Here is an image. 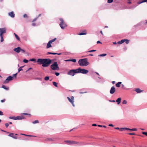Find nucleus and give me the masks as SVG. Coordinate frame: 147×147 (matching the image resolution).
I'll list each match as a JSON object with an SVG mask.
<instances>
[{"label": "nucleus", "instance_id": "f257e3e1", "mask_svg": "<svg viewBox=\"0 0 147 147\" xmlns=\"http://www.w3.org/2000/svg\"><path fill=\"white\" fill-rule=\"evenodd\" d=\"M36 62L38 64H42V67H46L51 64L52 61L49 59H38Z\"/></svg>", "mask_w": 147, "mask_h": 147}, {"label": "nucleus", "instance_id": "f03ea898", "mask_svg": "<svg viewBox=\"0 0 147 147\" xmlns=\"http://www.w3.org/2000/svg\"><path fill=\"white\" fill-rule=\"evenodd\" d=\"M78 63L81 66H86L89 64L86 59L80 60L78 61Z\"/></svg>", "mask_w": 147, "mask_h": 147}, {"label": "nucleus", "instance_id": "7ed1b4c3", "mask_svg": "<svg viewBox=\"0 0 147 147\" xmlns=\"http://www.w3.org/2000/svg\"><path fill=\"white\" fill-rule=\"evenodd\" d=\"M6 33V28H0V37L1 38V42H3L4 40L3 34Z\"/></svg>", "mask_w": 147, "mask_h": 147}, {"label": "nucleus", "instance_id": "20e7f679", "mask_svg": "<svg viewBox=\"0 0 147 147\" xmlns=\"http://www.w3.org/2000/svg\"><path fill=\"white\" fill-rule=\"evenodd\" d=\"M50 67L51 69L53 70H59V69L58 65L57 62H55Z\"/></svg>", "mask_w": 147, "mask_h": 147}, {"label": "nucleus", "instance_id": "39448f33", "mask_svg": "<svg viewBox=\"0 0 147 147\" xmlns=\"http://www.w3.org/2000/svg\"><path fill=\"white\" fill-rule=\"evenodd\" d=\"M78 73H81L83 74H86L88 72V70L83 69L79 68L77 69Z\"/></svg>", "mask_w": 147, "mask_h": 147}, {"label": "nucleus", "instance_id": "423d86ee", "mask_svg": "<svg viewBox=\"0 0 147 147\" xmlns=\"http://www.w3.org/2000/svg\"><path fill=\"white\" fill-rule=\"evenodd\" d=\"M61 22L59 24V25L62 29H64L67 26L66 24L64 22L63 19L62 18H60L59 19Z\"/></svg>", "mask_w": 147, "mask_h": 147}, {"label": "nucleus", "instance_id": "0eeeda50", "mask_svg": "<svg viewBox=\"0 0 147 147\" xmlns=\"http://www.w3.org/2000/svg\"><path fill=\"white\" fill-rule=\"evenodd\" d=\"M78 70L76 69H72L69 71L68 72V74L73 76L75 73H78Z\"/></svg>", "mask_w": 147, "mask_h": 147}, {"label": "nucleus", "instance_id": "6e6552de", "mask_svg": "<svg viewBox=\"0 0 147 147\" xmlns=\"http://www.w3.org/2000/svg\"><path fill=\"white\" fill-rule=\"evenodd\" d=\"M56 39V38H55L52 40H49L47 44V48L48 49L51 47L52 46L51 45V44L53 42L55 41Z\"/></svg>", "mask_w": 147, "mask_h": 147}, {"label": "nucleus", "instance_id": "1a4fd4ad", "mask_svg": "<svg viewBox=\"0 0 147 147\" xmlns=\"http://www.w3.org/2000/svg\"><path fill=\"white\" fill-rule=\"evenodd\" d=\"M13 76H8L7 79L4 81V84H7L9 82V81L12 80H13Z\"/></svg>", "mask_w": 147, "mask_h": 147}, {"label": "nucleus", "instance_id": "9d476101", "mask_svg": "<svg viewBox=\"0 0 147 147\" xmlns=\"http://www.w3.org/2000/svg\"><path fill=\"white\" fill-rule=\"evenodd\" d=\"M67 99H68V100H69V102L71 103L73 106L74 107L75 105L74 103V97L73 96H72L71 97V98H70L69 97H67Z\"/></svg>", "mask_w": 147, "mask_h": 147}, {"label": "nucleus", "instance_id": "9b49d317", "mask_svg": "<svg viewBox=\"0 0 147 147\" xmlns=\"http://www.w3.org/2000/svg\"><path fill=\"white\" fill-rule=\"evenodd\" d=\"M16 135H17L16 134H14L13 133H11L9 134L8 136L13 138L14 139H17L18 137L16 136Z\"/></svg>", "mask_w": 147, "mask_h": 147}, {"label": "nucleus", "instance_id": "f8f14e48", "mask_svg": "<svg viewBox=\"0 0 147 147\" xmlns=\"http://www.w3.org/2000/svg\"><path fill=\"white\" fill-rule=\"evenodd\" d=\"M8 16L12 18H14L15 16V14L13 11L9 12L8 13Z\"/></svg>", "mask_w": 147, "mask_h": 147}, {"label": "nucleus", "instance_id": "ddd939ff", "mask_svg": "<svg viewBox=\"0 0 147 147\" xmlns=\"http://www.w3.org/2000/svg\"><path fill=\"white\" fill-rule=\"evenodd\" d=\"M115 92V88L114 86H112L110 90V92L111 94H113Z\"/></svg>", "mask_w": 147, "mask_h": 147}, {"label": "nucleus", "instance_id": "4468645a", "mask_svg": "<svg viewBox=\"0 0 147 147\" xmlns=\"http://www.w3.org/2000/svg\"><path fill=\"white\" fill-rule=\"evenodd\" d=\"M21 48L20 47H18L17 48L13 49V51L17 53H19L20 51Z\"/></svg>", "mask_w": 147, "mask_h": 147}, {"label": "nucleus", "instance_id": "2eb2a0df", "mask_svg": "<svg viewBox=\"0 0 147 147\" xmlns=\"http://www.w3.org/2000/svg\"><path fill=\"white\" fill-rule=\"evenodd\" d=\"M25 118L24 116H18L16 117V120H22Z\"/></svg>", "mask_w": 147, "mask_h": 147}, {"label": "nucleus", "instance_id": "dca6fc26", "mask_svg": "<svg viewBox=\"0 0 147 147\" xmlns=\"http://www.w3.org/2000/svg\"><path fill=\"white\" fill-rule=\"evenodd\" d=\"M135 91L137 93H140L142 92L143 91L142 90H140V89L139 88H136L135 89Z\"/></svg>", "mask_w": 147, "mask_h": 147}, {"label": "nucleus", "instance_id": "f3484780", "mask_svg": "<svg viewBox=\"0 0 147 147\" xmlns=\"http://www.w3.org/2000/svg\"><path fill=\"white\" fill-rule=\"evenodd\" d=\"M87 34V33L85 31H84V32H80V33L79 34V35H86Z\"/></svg>", "mask_w": 147, "mask_h": 147}, {"label": "nucleus", "instance_id": "a211bd4d", "mask_svg": "<svg viewBox=\"0 0 147 147\" xmlns=\"http://www.w3.org/2000/svg\"><path fill=\"white\" fill-rule=\"evenodd\" d=\"M2 88H3L4 89L6 90H9V88L7 87H6L4 85H3L2 86Z\"/></svg>", "mask_w": 147, "mask_h": 147}, {"label": "nucleus", "instance_id": "6ab92c4d", "mask_svg": "<svg viewBox=\"0 0 147 147\" xmlns=\"http://www.w3.org/2000/svg\"><path fill=\"white\" fill-rule=\"evenodd\" d=\"M14 35L16 38L18 40H20V38L15 33H14Z\"/></svg>", "mask_w": 147, "mask_h": 147}, {"label": "nucleus", "instance_id": "aec40b11", "mask_svg": "<svg viewBox=\"0 0 147 147\" xmlns=\"http://www.w3.org/2000/svg\"><path fill=\"white\" fill-rule=\"evenodd\" d=\"M145 2H147V0H144L141 2H138V4H140L141 3Z\"/></svg>", "mask_w": 147, "mask_h": 147}, {"label": "nucleus", "instance_id": "412c9836", "mask_svg": "<svg viewBox=\"0 0 147 147\" xmlns=\"http://www.w3.org/2000/svg\"><path fill=\"white\" fill-rule=\"evenodd\" d=\"M9 118L10 119H12L16 120V117H15L14 116L9 117Z\"/></svg>", "mask_w": 147, "mask_h": 147}, {"label": "nucleus", "instance_id": "4be33fe9", "mask_svg": "<svg viewBox=\"0 0 147 147\" xmlns=\"http://www.w3.org/2000/svg\"><path fill=\"white\" fill-rule=\"evenodd\" d=\"M45 140L48 141H53V139L50 138H48L45 139Z\"/></svg>", "mask_w": 147, "mask_h": 147}, {"label": "nucleus", "instance_id": "5701e85b", "mask_svg": "<svg viewBox=\"0 0 147 147\" xmlns=\"http://www.w3.org/2000/svg\"><path fill=\"white\" fill-rule=\"evenodd\" d=\"M78 143V142H76L74 141H71V144H77Z\"/></svg>", "mask_w": 147, "mask_h": 147}, {"label": "nucleus", "instance_id": "b1692460", "mask_svg": "<svg viewBox=\"0 0 147 147\" xmlns=\"http://www.w3.org/2000/svg\"><path fill=\"white\" fill-rule=\"evenodd\" d=\"M39 123V121L38 120H36L32 122V123L33 124H35L36 123Z\"/></svg>", "mask_w": 147, "mask_h": 147}, {"label": "nucleus", "instance_id": "393cba45", "mask_svg": "<svg viewBox=\"0 0 147 147\" xmlns=\"http://www.w3.org/2000/svg\"><path fill=\"white\" fill-rule=\"evenodd\" d=\"M53 85L56 87H57V83L55 82H53Z\"/></svg>", "mask_w": 147, "mask_h": 147}, {"label": "nucleus", "instance_id": "a878e982", "mask_svg": "<svg viewBox=\"0 0 147 147\" xmlns=\"http://www.w3.org/2000/svg\"><path fill=\"white\" fill-rule=\"evenodd\" d=\"M57 53H51V52H48L47 54H53V55H56Z\"/></svg>", "mask_w": 147, "mask_h": 147}, {"label": "nucleus", "instance_id": "bb28decb", "mask_svg": "<svg viewBox=\"0 0 147 147\" xmlns=\"http://www.w3.org/2000/svg\"><path fill=\"white\" fill-rule=\"evenodd\" d=\"M24 66H21L18 69V72H19L20 71L22 70V67H23Z\"/></svg>", "mask_w": 147, "mask_h": 147}, {"label": "nucleus", "instance_id": "cd10ccee", "mask_svg": "<svg viewBox=\"0 0 147 147\" xmlns=\"http://www.w3.org/2000/svg\"><path fill=\"white\" fill-rule=\"evenodd\" d=\"M125 39L121 40V41H120V44L123 43L125 42Z\"/></svg>", "mask_w": 147, "mask_h": 147}, {"label": "nucleus", "instance_id": "c85d7f7f", "mask_svg": "<svg viewBox=\"0 0 147 147\" xmlns=\"http://www.w3.org/2000/svg\"><path fill=\"white\" fill-rule=\"evenodd\" d=\"M107 54H102L99 55H98V56L100 57H104L106 56Z\"/></svg>", "mask_w": 147, "mask_h": 147}, {"label": "nucleus", "instance_id": "c756f323", "mask_svg": "<svg viewBox=\"0 0 147 147\" xmlns=\"http://www.w3.org/2000/svg\"><path fill=\"white\" fill-rule=\"evenodd\" d=\"M49 76H46L45 78V80H46V81H47L48 80H49Z\"/></svg>", "mask_w": 147, "mask_h": 147}, {"label": "nucleus", "instance_id": "7c9ffc66", "mask_svg": "<svg viewBox=\"0 0 147 147\" xmlns=\"http://www.w3.org/2000/svg\"><path fill=\"white\" fill-rule=\"evenodd\" d=\"M126 128H125V127L121 128H120V131H123L126 130Z\"/></svg>", "mask_w": 147, "mask_h": 147}, {"label": "nucleus", "instance_id": "2f4dec72", "mask_svg": "<svg viewBox=\"0 0 147 147\" xmlns=\"http://www.w3.org/2000/svg\"><path fill=\"white\" fill-rule=\"evenodd\" d=\"M116 101L117 102L118 104H119V98L117 99Z\"/></svg>", "mask_w": 147, "mask_h": 147}, {"label": "nucleus", "instance_id": "473e14b6", "mask_svg": "<svg viewBox=\"0 0 147 147\" xmlns=\"http://www.w3.org/2000/svg\"><path fill=\"white\" fill-rule=\"evenodd\" d=\"M116 86L117 87H119V82H118L116 84Z\"/></svg>", "mask_w": 147, "mask_h": 147}, {"label": "nucleus", "instance_id": "72a5a7b5", "mask_svg": "<svg viewBox=\"0 0 147 147\" xmlns=\"http://www.w3.org/2000/svg\"><path fill=\"white\" fill-rule=\"evenodd\" d=\"M28 60L26 59H24L23 61V62L25 63H27L28 62Z\"/></svg>", "mask_w": 147, "mask_h": 147}, {"label": "nucleus", "instance_id": "f704fd0d", "mask_svg": "<svg viewBox=\"0 0 147 147\" xmlns=\"http://www.w3.org/2000/svg\"><path fill=\"white\" fill-rule=\"evenodd\" d=\"M65 142L67 143L68 144H71V141H65Z\"/></svg>", "mask_w": 147, "mask_h": 147}, {"label": "nucleus", "instance_id": "c9c22d12", "mask_svg": "<svg viewBox=\"0 0 147 147\" xmlns=\"http://www.w3.org/2000/svg\"><path fill=\"white\" fill-rule=\"evenodd\" d=\"M30 61H36V59H30Z\"/></svg>", "mask_w": 147, "mask_h": 147}, {"label": "nucleus", "instance_id": "e433bc0d", "mask_svg": "<svg viewBox=\"0 0 147 147\" xmlns=\"http://www.w3.org/2000/svg\"><path fill=\"white\" fill-rule=\"evenodd\" d=\"M20 134L21 135H24V136H32L30 135H28L25 134Z\"/></svg>", "mask_w": 147, "mask_h": 147}, {"label": "nucleus", "instance_id": "4c0bfd02", "mask_svg": "<svg viewBox=\"0 0 147 147\" xmlns=\"http://www.w3.org/2000/svg\"><path fill=\"white\" fill-rule=\"evenodd\" d=\"M113 0H108L107 2L108 3H111L113 1Z\"/></svg>", "mask_w": 147, "mask_h": 147}, {"label": "nucleus", "instance_id": "58836bf2", "mask_svg": "<svg viewBox=\"0 0 147 147\" xmlns=\"http://www.w3.org/2000/svg\"><path fill=\"white\" fill-rule=\"evenodd\" d=\"M96 51V50H90L88 51V52L89 53L92 52H95Z\"/></svg>", "mask_w": 147, "mask_h": 147}, {"label": "nucleus", "instance_id": "ea45409f", "mask_svg": "<svg viewBox=\"0 0 147 147\" xmlns=\"http://www.w3.org/2000/svg\"><path fill=\"white\" fill-rule=\"evenodd\" d=\"M125 42L126 44H128L129 42V40L128 39H125Z\"/></svg>", "mask_w": 147, "mask_h": 147}, {"label": "nucleus", "instance_id": "a19ab883", "mask_svg": "<svg viewBox=\"0 0 147 147\" xmlns=\"http://www.w3.org/2000/svg\"><path fill=\"white\" fill-rule=\"evenodd\" d=\"M137 129L136 128H134L131 129V131H136L137 130Z\"/></svg>", "mask_w": 147, "mask_h": 147}, {"label": "nucleus", "instance_id": "79ce46f5", "mask_svg": "<svg viewBox=\"0 0 147 147\" xmlns=\"http://www.w3.org/2000/svg\"><path fill=\"white\" fill-rule=\"evenodd\" d=\"M127 103V101L126 100H124L122 102L123 104H126Z\"/></svg>", "mask_w": 147, "mask_h": 147}, {"label": "nucleus", "instance_id": "37998d69", "mask_svg": "<svg viewBox=\"0 0 147 147\" xmlns=\"http://www.w3.org/2000/svg\"><path fill=\"white\" fill-rule=\"evenodd\" d=\"M71 61H72L74 62H76V60L75 59H71Z\"/></svg>", "mask_w": 147, "mask_h": 147}, {"label": "nucleus", "instance_id": "c03bdc74", "mask_svg": "<svg viewBox=\"0 0 147 147\" xmlns=\"http://www.w3.org/2000/svg\"><path fill=\"white\" fill-rule=\"evenodd\" d=\"M120 86H121V88L123 89L125 88L124 85L123 84H121V85H120Z\"/></svg>", "mask_w": 147, "mask_h": 147}, {"label": "nucleus", "instance_id": "a18cd8bd", "mask_svg": "<svg viewBox=\"0 0 147 147\" xmlns=\"http://www.w3.org/2000/svg\"><path fill=\"white\" fill-rule=\"evenodd\" d=\"M23 16L24 18H28V16L26 14H24Z\"/></svg>", "mask_w": 147, "mask_h": 147}, {"label": "nucleus", "instance_id": "49530a36", "mask_svg": "<svg viewBox=\"0 0 147 147\" xmlns=\"http://www.w3.org/2000/svg\"><path fill=\"white\" fill-rule=\"evenodd\" d=\"M55 74L57 76H58L59 75V73L58 72H55Z\"/></svg>", "mask_w": 147, "mask_h": 147}, {"label": "nucleus", "instance_id": "de8ad7c7", "mask_svg": "<svg viewBox=\"0 0 147 147\" xmlns=\"http://www.w3.org/2000/svg\"><path fill=\"white\" fill-rule=\"evenodd\" d=\"M20 51H21L22 53H24L25 52V51L21 48Z\"/></svg>", "mask_w": 147, "mask_h": 147}, {"label": "nucleus", "instance_id": "09e8293b", "mask_svg": "<svg viewBox=\"0 0 147 147\" xmlns=\"http://www.w3.org/2000/svg\"><path fill=\"white\" fill-rule=\"evenodd\" d=\"M142 134L147 136V132H143Z\"/></svg>", "mask_w": 147, "mask_h": 147}, {"label": "nucleus", "instance_id": "8fccbe9b", "mask_svg": "<svg viewBox=\"0 0 147 147\" xmlns=\"http://www.w3.org/2000/svg\"><path fill=\"white\" fill-rule=\"evenodd\" d=\"M5 125L6 127H7L9 125V124L8 123H6L5 124Z\"/></svg>", "mask_w": 147, "mask_h": 147}, {"label": "nucleus", "instance_id": "3c124183", "mask_svg": "<svg viewBox=\"0 0 147 147\" xmlns=\"http://www.w3.org/2000/svg\"><path fill=\"white\" fill-rule=\"evenodd\" d=\"M3 115V112L0 111V115Z\"/></svg>", "mask_w": 147, "mask_h": 147}, {"label": "nucleus", "instance_id": "603ef678", "mask_svg": "<svg viewBox=\"0 0 147 147\" xmlns=\"http://www.w3.org/2000/svg\"><path fill=\"white\" fill-rule=\"evenodd\" d=\"M38 18V17H36V18H35V19H34L32 21V22H34L36 20H37V19Z\"/></svg>", "mask_w": 147, "mask_h": 147}, {"label": "nucleus", "instance_id": "864d4df0", "mask_svg": "<svg viewBox=\"0 0 147 147\" xmlns=\"http://www.w3.org/2000/svg\"><path fill=\"white\" fill-rule=\"evenodd\" d=\"M65 61H71V59H67L65 60Z\"/></svg>", "mask_w": 147, "mask_h": 147}, {"label": "nucleus", "instance_id": "5fc2aeb1", "mask_svg": "<svg viewBox=\"0 0 147 147\" xmlns=\"http://www.w3.org/2000/svg\"><path fill=\"white\" fill-rule=\"evenodd\" d=\"M129 135H135V134L134 133H129L128 134Z\"/></svg>", "mask_w": 147, "mask_h": 147}, {"label": "nucleus", "instance_id": "6e6d98bb", "mask_svg": "<svg viewBox=\"0 0 147 147\" xmlns=\"http://www.w3.org/2000/svg\"><path fill=\"white\" fill-rule=\"evenodd\" d=\"M97 125L96 124H93L92 125V126H96Z\"/></svg>", "mask_w": 147, "mask_h": 147}, {"label": "nucleus", "instance_id": "4d7b16f0", "mask_svg": "<svg viewBox=\"0 0 147 147\" xmlns=\"http://www.w3.org/2000/svg\"><path fill=\"white\" fill-rule=\"evenodd\" d=\"M97 44L101 43V42L100 41H98L97 42Z\"/></svg>", "mask_w": 147, "mask_h": 147}, {"label": "nucleus", "instance_id": "13d9d810", "mask_svg": "<svg viewBox=\"0 0 147 147\" xmlns=\"http://www.w3.org/2000/svg\"><path fill=\"white\" fill-rule=\"evenodd\" d=\"M109 125L110 126H112V127H113V125L112 124H109Z\"/></svg>", "mask_w": 147, "mask_h": 147}, {"label": "nucleus", "instance_id": "bf43d9fd", "mask_svg": "<svg viewBox=\"0 0 147 147\" xmlns=\"http://www.w3.org/2000/svg\"><path fill=\"white\" fill-rule=\"evenodd\" d=\"M22 114L24 115H30V114H28L27 113H23Z\"/></svg>", "mask_w": 147, "mask_h": 147}, {"label": "nucleus", "instance_id": "052dcab7", "mask_svg": "<svg viewBox=\"0 0 147 147\" xmlns=\"http://www.w3.org/2000/svg\"><path fill=\"white\" fill-rule=\"evenodd\" d=\"M32 26H36V24L34 23H33L32 24Z\"/></svg>", "mask_w": 147, "mask_h": 147}, {"label": "nucleus", "instance_id": "680f3d73", "mask_svg": "<svg viewBox=\"0 0 147 147\" xmlns=\"http://www.w3.org/2000/svg\"><path fill=\"white\" fill-rule=\"evenodd\" d=\"M5 101V100L4 99H3V100H1V102H4Z\"/></svg>", "mask_w": 147, "mask_h": 147}, {"label": "nucleus", "instance_id": "e2e57ef3", "mask_svg": "<svg viewBox=\"0 0 147 147\" xmlns=\"http://www.w3.org/2000/svg\"><path fill=\"white\" fill-rule=\"evenodd\" d=\"M126 130H131V129H129V128H126Z\"/></svg>", "mask_w": 147, "mask_h": 147}, {"label": "nucleus", "instance_id": "0e129e2a", "mask_svg": "<svg viewBox=\"0 0 147 147\" xmlns=\"http://www.w3.org/2000/svg\"><path fill=\"white\" fill-rule=\"evenodd\" d=\"M100 33L102 35H103V34L102 33V31H100Z\"/></svg>", "mask_w": 147, "mask_h": 147}, {"label": "nucleus", "instance_id": "69168bd1", "mask_svg": "<svg viewBox=\"0 0 147 147\" xmlns=\"http://www.w3.org/2000/svg\"><path fill=\"white\" fill-rule=\"evenodd\" d=\"M113 43L114 44H117V43L116 42H113Z\"/></svg>", "mask_w": 147, "mask_h": 147}, {"label": "nucleus", "instance_id": "338daca9", "mask_svg": "<svg viewBox=\"0 0 147 147\" xmlns=\"http://www.w3.org/2000/svg\"><path fill=\"white\" fill-rule=\"evenodd\" d=\"M17 73H16L14 74L13 75L15 76V77H16L17 75Z\"/></svg>", "mask_w": 147, "mask_h": 147}, {"label": "nucleus", "instance_id": "774afa93", "mask_svg": "<svg viewBox=\"0 0 147 147\" xmlns=\"http://www.w3.org/2000/svg\"><path fill=\"white\" fill-rule=\"evenodd\" d=\"M109 101L112 102H115V100H110Z\"/></svg>", "mask_w": 147, "mask_h": 147}]
</instances>
